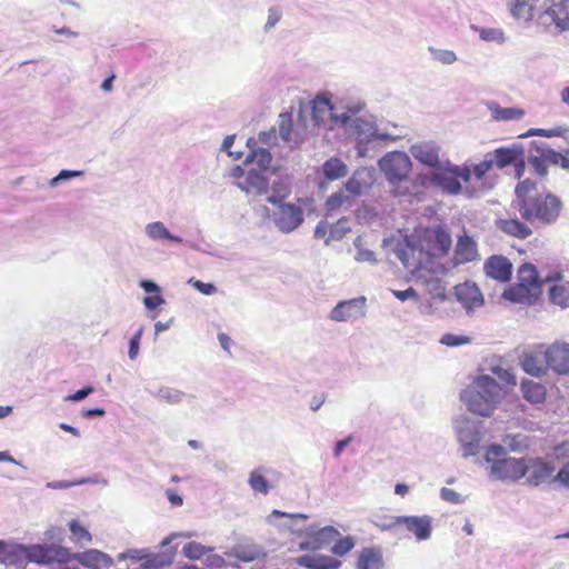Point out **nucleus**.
<instances>
[{
	"label": "nucleus",
	"mask_w": 569,
	"mask_h": 569,
	"mask_svg": "<svg viewBox=\"0 0 569 569\" xmlns=\"http://www.w3.org/2000/svg\"><path fill=\"white\" fill-rule=\"evenodd\" d=\"M292 119L290 113L279 116V134L284 141L291 140Z\"/></svg>",
	"instance_id": "nucleus-43"
},
{
	"label": "nucleus",
	"mask_w": 569,
	"mask_h": 569,
	"mask_svg": "<svg viewBox=\"0 0 569 569\" xmlns=\"http://www.w3.org/2000/svg\"><path fill=\"white\" fill-rule=\"evenodd\" d=\"M527 482L530 486H539L549 480L555 468L541 458H531L527 460Z\"/></svg>",
	"instance_id": "nucleus-20"
},
{
	"label": "nucleus",
	"mask_w": 569,
	"mask_h": 569,
	"mask_svg": "<svg viewBox=\"0 0 569 569\" xmlns=\"http://www.w3.org/2000/svg\"><path fill=\"white\" fill-rule=\"evenodd\" d=\"M193 286L203 295H212L217 290L212 283H206L200 280L194 281Z\"/></svg>",
	"instance_id": "nucleus-58"
},
{
	"label": "nucleus",
	"mask_w": 569,
	"mask_h": 569,
	"mask_svg": "<svg viewBox=\"0 0 569 569\" xmlns=\"http://www.w3.org/2000/svg\"><path fill=\"white\" fill-rule=\"evenodd\" d=\"M506 449L501 445L487 448L485 459L491 465L490 473L502 481H518L527 475V459L505 457Z\"/></svg>",
	"instance_id": "nucleus-4"
},
{
	"label": "nucleus",
	"mask_w": 569,
	"mask_h": 569,
	"mask_svg": "<svg viewBox=\"0 0 569 569\" xmlns=\"http://www.w3.org/2000/svg\"><path fill=\"white\" fill-rule=\"evenodd\" d=\"M356 260L360 261V262H365V261L373 262V261H376L375 253L372 251L365 250V249H361V248H359L358 251H357Z\"/></svg>",
	"instance_id": "nucleus-59"
},
{
	"label": "nucleus",
	"mask_w": 569,
	"mask_h": 569,
	"mask_svg": "<svg viewBox=\"0 0 569 569\" xmlns=\"http://www.w3.org/2000/svg\"><path fill=\"white\" fill-rule=\"evenodd\" d=\"M140 286L148 293V296L143 299V303L147 309L153 310L164 302L160 295V289L154 282L143 280L141 281Z\"/></svg>",
	"instance_id": "nucleus-33"
},
{
	"label": "nucleus",
	"mask_w": 569,
	"mask_h": 569,
	"mask_svg": "<svg viewBox=\"0 0 569 569\" xmlns=\"http://www.w3.org/2000/svg\"><path fill=\"white\" fill-rule=\"evenodd\" d=\"M503 442L509 447V449L511 451L521 452V451L526 450L529 447L527 440L525 438H522L521 436H519V435H517V436H507L503 439Z\"/></svg>",
	"instance_id": "nucleus-45"
},
{
	"label": "nucleus",
	"mask_w": 569,
	"mask_h": 569,
	"mask_svg": "<svg viewBox=\"0 0 569 569\" xmlns=\"http://www.w3.org/2000/svg\"><path fill=\"white\" fill-rule=\"evenodd\" d=\"M440 342L448 346V347H458L461 345H466L469 342V338L463 336H456L452 333L443 335L440 339Z\"/></svg>",
	"instance_id": "nucleus-51"
},
{
	"label": "nucleus",
	"mask_w": 569,
	"mask_h": 569,
	"mask_svg": "<svg viewBox=\"0 0 569 569\" xmlns=\"http://www.w3.org/2000/svg\"><path fill=\"white\" fill-rule=\"evenodd\" d=\"M412 533L417 540H426L431 535V518L429 516H401L400 531Z\"/></svg>",
	"instance_id": "nucleus-19"
},
{
	"label": "nucleus",
	"mask_w": 569,
	"mask_h": 569,
	"mask_svg": "<svg viewBox=\"0 0 569 569\" xmlns=\"http://www.w3.org/2000/svg\"><path fill=\"white\" fill-rule=\"evenodd\" d=\"M248 482L254 492H260L262 495H267L269 492L268 481L259 470H253L250 473Z\"/></svg>",
	"instance_id": "nucleus-40"
},
{
	"label": "nucleus",
	"mask_w": 569,
	"mask_h": 569,
	"mask_svg": "<svg viewBox=\"0 0 569 569\" xmlns=\"http://www.w3.org/2000/svg\"><path fill=\"white\" fill-rule=\"evenodd\" d=\"M488 108L495 121L518 120L525 114V111L521 108H502L496 102L489 103Z\"/></svg>",
	"instance_id": "nucleus-32"
},
{
	"label": "nucleus",
	"mask_w": 569,
	"mask_h": 569,
	"mask_svg": "<svg viewBox=\"0 0 569 569\" xmlns=\"http://www.w3.org/2000/svg\"><path fill=\"white\" fill-rule=\"evenodd\" d=\"M542 18L558 31L569 30V0H545Z\"/></svg>",
	"instance_id": "nucleus-11"
},
{
	"label": "nucleus",
	"mask_w": 569,
	"mask_h": 569,
	"mask_svg": "<svg viewBox=\"0 0 569 569\" xmlns=\"http://www.w3.org/2000/svg\"><path fill=\"white\" fill-rule=\"evenodd\" d=\"M385 560L380 547H367L358 555L357 569H383Z\"/></svg>",
	"instance_id": "nucleus-24"
},
{
	"label": "nucleus",
	"mask_w": 569,
	"mask_h": 569,
	"mask_svg": "<svg viewBox=\"0 0 569 569\" xmlns=\"http://www.w3.org/2000/svg\"><path fill=\"white\" fill-rule=\"evenodd\" d=\"M236 184L248 193L253 192L261 194L264 193L268 189V180L260 171L256 169L249 170L244 178L240 181H237Z\"/></svg>",
	"instance_id": "nucleus-25"
},
{
	"label": "nucleus",
	"mask_w": 569,
	"mask_h": 569,
	"mask_svg": "<svg viewBox=\"0 0 569 569\" xmlns=\"http://www.w3.org/2000/svg\"><path fill=\"white\" fill-rule=\"evenodd\" d=\"M521 368L530 376L540 377L551 370L558 375L569 373V343L555 341L538 345L525 352L520 360Z\"/></svg>",
	"instance_id": "nucleus-2"
},
{
	"label": "nucleus",
	"mask_w": 569,
	"mask_h": 569,
	"mask_svg": "<svg viewBox=\"0 0 569 569\" xmlns=\"http://www.w3.org/2000/svg\"><path fill=\"white\" fill-rule=\"evenodd\" d=\"M518 282L523 283L535 291L541 293V286L545 282V278H540L537 268L533 264L523 263L518 269Z\"/></svg>",
	"instance_id": "nucleus-30"
},
{
	"label": "nucleus",
	"mask_w": 569,
	"mask_h": 569,
	"mask_svg": "<svg viewBox=\"0 0 569 569\" xmlns=\"http://www.w3.org/2000/svg\"><path fill=\"white\" fill-rule=\"evenodd\" d=\"M423 284L426 287V290L428 295L432 299H437L440 301L446 300L447 298V288L445 282L437 278V277H430L423 280Z\"/></svg>",
	"instance_id": "nucleus-35"
},
{
	"label": "nucleus",
	"mask_w": 569,
	"mask_h": 569,
	"mask_svg": "<svg viewBox=\"0 0 569 569\" xmlns=\"http://www.w3.org/2000/svg\"><path fill=\"white\" fill-rule=\"evenodd\" d=\"M480 38L486 41H496V42H503L505 41V34L503 31L500 29H482L480 32Z\"/></svg>",
	"instance_id": "nucleus-50"
},
{
	"label": "nucleus",
	"mask_w": 569,
	"mask_h": 569,
	"mask_svg": "<svg viewBox=\"0 0 569 569\" xmlns=\"http://www.w3.org/2000/svg\"><path fill=\"white\" fill-rule=\"evenodd\" d=\"M556 478L562 483H569V463L565 465L557 473Z\"/></svg>",
	"instance_id": "nucleus-64"
},
{
	"label": "nucleus",
	"mask_w": 569,
	"mask_h": 569,
	"mask_svg": "<svg viewBox=\"0 0 569 569\" xmlns=\"http://www.w3.org/2000/svg\"><path fill=\"white\" fill-rule=\"evenodd\" d=\"M347 199H348V197H346L342 191L336 192L328 198L327 208L329 210H335V209L341 207L343 204L345 200H347Z\"/></svg>",
	"instance_id": "nucleus-53"
},
{
	"label": "nucleus",
	"mask_w": 569,
	"mask_h": 569,
	"mask_svg": "<svg viewBox=\"0 0 569 569\" xmlns=\"http://www.w3.org/2000/svg\"><path fill=\"white\" fill-rule=\"evenodd\" d=\"M537 0H510L509 11L515 19L531 20Z\"/></svg>",
	"instance_id": "nucleus-31"
},
{
	"label": "nucleus",
	"mask_w": 569,
	"mask_h": 569,
	"mask_svg": "<svg viewBox=\"0 0 569 569\" xmlns=\"http://www.w3.org/2000/svg\"><path fill=\"white\" fill-rule=\"evenodd\" d=\"M167 497H168V500L171 502L172 506H181L183 500H182V497L179 496L174 490L172 489H168L167 490Z\"/></svg>",
	"instance_id": "nucleus-62"
},
{
	"label": "nucleus",
	"mask_w": 569,
	"mask_h": 569,
	"mask_svg": "<svg viewBox=\"0 0 569 569\" xmlns=\"http://www.w3.org/2000/svg\"><path fill=\"white\" fill-rule=\"evenodd\" d=\"M410 152L412 157L428 167H439V147L433 142H420L411 146Z\"/></svg>",
	"instance_id": "nucleus-21"
},
{
	"label": "nucleus",
	"mask_w": 569,
	"mask_h": 569,
	"mask_svg": "<svg viewBox=\"0 0 569 569\" xmlns=\"http://www.w3.org/2000/svg\"><path fill=\"white\" fill-rule=\"evenodd\" d=\"M493 167L492 160L489 154L486 156L485 160L473 167V174L477 179H482Z\"/></svg>",
	"instance_id": "nucleus-47"
},
{
	"label": "nucleus",
	"mask_w": 569,
	"mask_h": 569,
	"mask_svg": "<svg viewBox=\"0 0 569 569\" xmlns=\"http://www.w3.org/2000/svg\"><path fill=\"white\" fill-rule=\"evenodd\" d=\"M429 50L432 53L433 59L443 64H451L457 60L456 53L451 50H440L435 48H429Z\"/></svg>",
	"instance_id": "nucleus-46"
},
{
	"label": "nucleus",
	"mask_w": 569,
	"mask_h": 569,
	"mask_svg": "<svg viewBox=\"0 0 569 569\" xmlns=\"http://www.w3.org/2000/svg\"><path fill=\"white\" fill-rule=\"evenodd\" d=\"M325 176L330 179H339L347 174L346 164L338 158H330L323 164Z\"/></svg>",
	"instance_id": "nucleus-36"
},
{
	"label": "nucleus",
	"mask_w": 569,
	"mask_h": 569,
	"mask_svg": "<svg viewBox=\"0 0 569 569\" xmlns=\"http://www.w3.org/2000/svg\"><path fill=\"white\" fill-rule=\"evenodd\" d=\"M486 276L500 282H507L512 276V263L502 254H493L483 263Z\"/></svg>",
	"instance_id": "nucleus-16"
},
{
	"label": "nucleus",
	"mask_w": 569,
	"mask_h": 569,
	"mask_svg": "<svg viewBox=\"0 0 569 569\" xmlns=\"http://www.w3.org/2000/svg\"><path fill=\"white\" fill-rule=\"evenodd\" d=\"M379 167L387 179L395 183L407 178L411 170V161L407 153L393 151L379 161Z\"/></svg>",
	"instance_id": "nucleus-8"
},
{
	"label": "nucleus",
	"mask_w": 569,
	"mask_h": 569,
	"mask_svg": "<svg viewBox=\"0 0 569 569\" xmlns=\"http://www.w3.org/2000/svg\"><path fill=\"white\" fill-rule=\"evenodd\" d=\"M401 517L378 512L373 515L372 523L382 531H400Z\"/></svg>",
	"instance_id": "nucleus-34"
},
{
	"label": "nucleus",
	"mask_w": 569,
	"mask_h": 569,
	"mask_svg": "<svg viewBox=\"0 0 569 569\" xmlns=\"http://www.w3.org/2000/svg\"><path fill=\"white\" fill-rule=\"evenodd\" d=\"M69 529L71 531V540L74 543L83 546L92 541L91 533L78 520H71L69 522Z\"/></svg>",
	"instance_id": "nucleus-37"
},
{
	"label": "nucleus",
	"mask_w": 569,
	"mask_h": 569,
	"mask_svg": "<svg viewBox=\"0 0 569 569\" xmlns=\"http://www.w3.org/2000/svg\"><path fill=\"white\" fill-rule=\"evenodd\" d=\"M440 493H441V498L446 501H449L452 503H458L461 501L460 495L452 489L442 488Z\"/></svg>",
	"instance_id": "nucleus-56"
},
{
	"label": "nucleus",
	"mask_w": 569,
	"mask_h": 569,
	"mask_svg": "<svg viewBox=\"0 0 569 569\" xmlns=\"http://www.w3.org/2000/svg\"><path fill=\"white\" fill-rule=\"evenodd\" d=\"M413 236L427 259L447 256L452 244L450 233L440 224L417 228Z\"/></svg>",
	"instance_id": "nucleus-5"
},
{
	"label": "nucleus",
	"mask_w": 569,
	"mask_h": 569,
	"mask_svg": "<svg viewBox=\"0 0 569 569\" xmlns=\"http://www.w3.org/2000/svg\"><path fill=\"white\" fill-rule=\"evenodd\" d=\"M522 397L532 405L543 403L547 398V389L540 383L530 379H523L520 383Z\"/></svg>",
	"instance_id": "nucleus-29"
},
{
	"label": "nucleus",
	"mask_w": 569,
	"mask_h": 569,
	"mask_svg": "<svg viewBox=\"0 0 569 569\" xmlns=\"http://www.w3.org/2000/svg\"><path fill=\"white\" fill-rule=\"evenodd\" d=\"M211 550L199 542L190 541L183 546L182 553L191 560H198Z\"/></svg>",
	"instance_id": "nucleus-39"
},
{
	"label": "nucleus",
	"mask_w": 569,
	"mask_h": 569,
	"mask_svg": "<svg viewBox=\"0 0 569 569\" xmlns=\"http://www.w3.org/2000/svg\"><path fill=\"white\" fill-rule=\"evenodd\" d=\"M395 252L403 267L411 271L421 269L425 262L428 261L420 246L416 243L413 233L398 243Z\"/></svg>",
	"instance_id": "nucleus-9"
},
{
	"label": "nucleus",
	"mask_w": 569,
	"mask_h": 569,
	"mask_svg": "<svg viewBox=\"0 0 569 569\" xmlns=\"http://www.w3.org/2000/svg\"><path fill=\"white\" fill-rule=\"evenodd\" d=\"M365 306V297L341 301L332 309L330 318L336 321H348L350 319L363 317Z\"/></svg>",
	"instance_id": "nucleus-17"
},
{
	"label": "nucleus",
	"mask_w": 569,
	"mask_h": 569,
	"mask_svg": "<svg viewBox=\"0 0 569 569\" xmlns=\"http://www.w3.org/2000/svg\"><path fill=\"white\" fill-rule=\"evenodd\" d=\"M71 559L78 560L82 566L90 569H102L110 565V558L96 549H90L80 553L71 555Z\"/></svg>",
	"instance_id": "nucleus-27"
},
{
	"label": "nucleus",
	"mask_w": 569,
	"mask_h": 569,
	"mask_svg": "<svg viewBox=\"0 0 569 569\" xmlns=\"http://www.w3.org/2000/svg\"><path fill=\"white\" fill-rule=\"evenodd\" d=\"M297 562L309 569H338L341 566L340 560L319 555H303L297 559Z\"/></svg>",
	"instance_id": "nucleus-28"
},
{
	"label": "nucleus",
	"mask_w": 569,
	"mask_h": 569,
	"mask_svg": "<svg viewBox=\"0 0 569 569\" xmlns=\"http://www.w3.org/2000/svg\"><path fill=\"white\" fill-rule=\"evenodd\" d=\"M355 547V540L351 537L338 539L331 548V551L337 556H345Z\"/></svg>",
	"instance_id": "nucleus-44"
},
{
	"label": "nucleus",
	"mask_w": 569,
	"mask_h": 569,
	"mask_svg": "<svg viewBox=\"0 0 569 569\" xmlns=\"http://www.w3.org/2000/svg\"><path fill=\"white\" fill-rule=\"evenodd\" d=\"M311 114L317 126H328L332 128L338 121V118L333 113L331 101L326 94H318L311 101Z\"/></svg>",
	"instance_id": "nucleus-15"
},
{
	"label": "nucleus",
	"mask_w": 569,
	"mask_h": 569,
	"mask_svg": "<svg viewBox=\"0 0 569 569\" xmlns=\"http://www.w3.org/2000/svg\"><path fill=\"white\" fill-rule=\"evenodd\" d=\"M497 228L510 237L526 239L532 234L531 228L516 218L498 219Z\"/></svg>",
	"instance_id": "nucleus-26"
},
{
	"label": "nucleus",
	"mask_w": 569,
	"mask_h": 569,
	"mask_svg": "<svg viewBox=\"0 0 569 569\" xmlns=\"http://www.w3.org/2000/svg\"><path fill=\"white\" fill-rule=\"evenodd\" d=\"M457 180L461 179L463 182H468L471 177V170L467 166H452Z\"/></svg>",
	"instance_id": "nucleus-55"
},
{
	"label": "nucleus",
	"mask_w": 569,
	"mask_h": 569,
	"mask_svg": "<svg viewBox=\"0 0 569 569\" xmlns=\"http://www.w3.org/2000/svg\"><path fill=\"white\" fill-rule=\"evenodd\" d=\"M515 194V208L525 221L548 226L560 217L562 201L551 192L539 191L537 182L530 179L519 181Z\"/></svg>",
	"instance_id": "nucleus-1"
},
{
	"label": "nucleus",
	"mask_w": 569,
	"mask_h": 569,
	"mask_svg": "<svg viewBox=\"0 0 569 569\" xmlns=\"http://www.w3.org/2000/svg\"><path fill=\"white\" fill-rule=\"evenodd\" d=\"M528 134L549 138V137H553V136H559L560 134V129H551V130H547V129H531Z\"/></svg>",
	"instance_id": "nucleus-61"
},
{
	"label": "nucleus",
	"mask_w": 569,
	"mask_h": 569,
	"mask_svg": "<svg viewBox=\"0 0 569 569\" xmlns=\"http://www.w3.org/2000/svg\"><path fill=\"white\" fill-rule=\"evenodd\" d=\"M142 332H143V329L140 328L137 331V333L130 340V343H129V357L132 360L136 359L138 353H139V345H140V339L142 337Z\"/></svg>",
	"instance_id": "nucleus-52"
},
{
	"label": "nucleus",
	"mask_w": 569,
	"mask_h": 569,
	"mask_svg": "<svg viewBox=\"0 0 569 569\" xmlns=\"http://www.w3.org/2000/svg\"><path fill=\"white\" fill-rule=\"evenodd\" d=\"M548 162H550L548 160V154L546 158L535 156L528 159V163L532 172L541 179L548 174Z\"/></svg>",
	"instance_id": "nucleus-42"
},
{
	"label": "nucleus",
	"mask_w": 569,
	"mask_h": 569,
	"mask_svg": "<svg viewBox=\"0 0 569 569\" xmlns=\"http://www.w3.org/2000/svg\"><path fill=\"white\" fill-rule=\"evenodd\" d=\"M281 11L278 8H270L268 11V19L264 24V30L269 31L272 29L281 19Z\"/></svg>",
	"instance_id": "nucleus-54"
},
{
	"label": "nucleus",
	"mask_w": 569,
	"mask_h": 569,
	"mask_svg": "<svg viewBox=\"0 0 569 569\" xmlns=\"http://www.w3.org/2000/svg\"><path fill=\"white\" fill-rule=\"evenodd\" d=\"M453 296L467 312H471L485 305V297L480 288L471 280L455 286Z\"/></svg>",
	"instance_id": "nucleus-10"
},
{
	"label": "nucleus",
	"mask_w": 569,
	"mask_h": 569,
	"mask_svg": "<svg viewBox=\"0 0 569 569\" xmlns=\"http://www.w3.org/2000/svg\"><path fill=\"white\" fill-rule=\"evenodd\" d=\"M426 180L449 194H458L461 191V184L457 180L452 167H438L426 177Z\"/></svg>",
	"instance_id": "nucleus-14"
},
{
	"label": "nucleus",
	"mask_w": 569,
	"mask_h": 569,
	"mask_svg": "<svg viewBox=\"0 0 569 569\" xmlns=\"http://www.w3.org/2000/svg\"><path fill=\"white\" fill-rule=\"evenodd\" d=\"M28 563L51 565L67 563L71 560L69 549L59 545H30L27 546Z\"/></svg>",
	"instance_id": "nucleus-6"
},
{
	"label": "nucleus",
	"mask_w": 569,
	"mask_h": 569,
	"mask_svg": "<svg viewBox=\"0 0 569 569\" xmlns=\"http://www.w3.org/2000/svg\"><path fill=\"white\" fill-rule=\"evenodd\" d=\"M493 166L502 169L507 166L515 164L516 166V176L517 178H521L525 170V161L521 158V152L511 148H498L493 151V153H489Z\"/></svg>",
	"instance_id": "nucleus-18"
},
{
	"label": "nucleus",
	"mask_w": 569,
	"mask_h": 569,
	"mask_svg": "<svg viewBox=\"0 0 569 569\" xmlns=\"http://www.w3.org/2000/svg\"><path fill=\"white\" fill-rule=\"evenodd\" d=\"M391 293L400 301H407V300H413L416 302L420 301V297H419L418 292L412 287H409L405 290H391Z\"/></svg>",
	"instance_id": "nucleus-48"
},
{
	"label": "nucleus",
	"mask_w": 569,
	"mask_h": 569,
	"mask_svg": "<svg viewBox=\"0 0 569 569\" xmlns=\"http://www.w3.org/2000/svg\"><path fill=\"white\" fill-rule=\"evenodd\" d=\"M545 283L549 284L548 293L552 303L561 308L569 307V281L563 279L560 271H552L546 274Z\"/></svg>",
	"instance_id": "nucleus-13"
},
{
	"label": "nucleus",
	"mask_w": 569,
	"mask_h": 569,
	"mask_svg": "<svg viewBox=\"0 0 569 569\" xmlns=\"http://www.w3.org/2000/svg\"><path fill=\"white\" fill-rule=\"evenodd\" d=\"M548 160L553 164L560 166L562 169L569 170V150L565 154L550 151L548 152Z\"/></svg>",
	"instance_id": "nucleus-49"
},
{
	"label": "nucleus",
	"mask_w": 569,
	"mask_h": 569,
	"mask_svg": "<svg viewBox=\"0 0 569 569\" xmlns=\"http://www.w3.org/2000/svg\"><path fill=\"white\" fill-rule=\"evenodd\" d=\"M480 260L478 244L468 234L459 236L451 258L452 267H459Z\"/></svg>",
	"instance_id": "nucleus-12"
},
{
	"label": "nucleus",
	"mask_w": 569,
	"mask_h": 569,
	"mask_svg": "<svg viewBox=\"0 0 569 569\" xmlns=\"http://www.w3.org/2000/svg\"><path fill=\"white\" fill-rule=\"evenodd\" d=\"M460 398L471 412L488 417L502 400L503 392L492 377L485 375L477 377L473 388L463 390Z\"/></svg>",
	"instance_id": "nucleus-3"
},
{
	"label": "nucleus",
	"mask_w": 569,
	"mask_h": 569,
	"mask_svg": "<svg viewBox=\"0 0 569 569\" xmlns=\"http://www.w3.org/2000/svg\"><path fill=\"white\" fill-rule=\"evenodd\" d=\"M0 562L7 567L24 568L28 565L27 546L8 545L4 541L3 550L0 552Z\"/></svg>",
	"instance_id": "nucleus-22"
},
{
	"label": "nucleus",
	"mask_w": 569,
	"mask_h": 569,
	"mask_svg": "<svg viewBox=\"0 0 569 569\" xmlns=\"http://www.w3.org/2000/svg\"><path fill=\"white\" fill-rule=\"evenodd\" d=\"M257 161L261 169H267L271 162V153L267 149L252 150L246 158V163Z\"/></svg>",
	"instance_id": "nucleus-41"
},
{
	"label": "nucleus",
	"mask_w": 569,
	"mask_h": 569,
	"mask_svg": "<svg viewBox=\"0 0 569 569\" xmlns=\"http://www.w3.org/2000/svg\"><path fill=\"white\" fill-rule=\"evenodd\" d=\"M352 440V437L349 436L342 440H339L337 443H336V447H335V457H339L341 455V452L343 451V449L351 442Z\"/></svg>",
	"instance_id": "nucleus-63"
},
{
	"label": "nucleus",
	"mask_w": 569,
	"mask_h": 569,
	"mask_svg": "<svg viewBox=\"0 0 569 569\" xmlns=\"http://www.w3.org/2000/svg\"><path fill=\"white\" fill-rule=\"evenodd\" d=\"M553 455L557 459H569V441L556 446Z\"/></svg>",
	"instance_id": "nucleus-57"
},
{
	"label": "nucleus",
	"mask_w": 569,
	"mask_h": 569,
	"mask_svg": "<svg viewBox=\"0 0 569 569\" xmlns=\"http://www.w3.org/2000/svg\"><path fill=\"white\" fill-rule=\"evenodd\" d=\"M92 392H93L92 387H86V388L78 390L77 392L68 396L67 399L70 401H80V400L84 399L86 397H88Z\"/></svg>",
	"instance_id": "nucleus-60"
},
{
	"label": "nucleus",
	"mask_w": 569,
	"mask_h": 569,
	"mask_svg": "<svg viewBox=\"0 0 569 569\" xmlns=\"http://www.w3.org/2000/svg\"><path fill=\"white\" fill-rule=\"evenodd\" d=\"M539 296V292L520 282L508 287L502 293V298L506 300L525 305L533 303Z\"/></svg>",
	"instance_id": "nucleus-23"
},
{
	"label": "nucleus",
	"mask_w": 569,
	"mask_h": 569,
	"mask_svg": "<svg viewBox=\"0 0 569 569\" xmlns=\"http://www.w3.org/2000/svg\"><path fill=\"white\" fill-rule=\"evenodd\" d=\"M282 194L280 199L276 196L268 197V202L278 206V211L274 212V221L280 230L290 232L295 230L303 221V211L299 206L292 203H283Z\"/></svg>",
	"instance_id": "nucleus-7"
},
{
	"label": "nucleus",
	"mask_w": 569,
	"mask_h": 569,
	"mask_svg": "<svg viewBox=\"0 0 569 569\" xmlns=\"http://www.w3.org/2000/svg\"><path fill=\"white\" fill-rule=\"evenodd\" d=\"M147 232L152 239H168L174 242H181V238L171 234L162 222H152L148 224Z\"/></svg>",
	"instance_id": "nucleus-38"
}]
</instances>
